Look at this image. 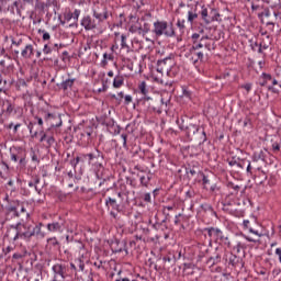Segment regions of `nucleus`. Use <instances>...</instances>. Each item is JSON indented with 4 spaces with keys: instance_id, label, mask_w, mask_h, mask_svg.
Wrapping results in <instances>:
<instances>
[{
    "instance_id": "nucleus-1",
    "label": "nucleus",
    "mask_w": 281,
    "mask_h": 281,
    "mask_svg": "<svg viewBox=\"0 0 281 281\" xmlns=\"http://www.w3.org/2000/svg\"><path fill=\"white\" fill-rule=\"evenodd\" d=\"M153 34H155L156 38L161 36H166L167 38H172L176 36L175 26L172 24H168L167 21L157 20L154 22Z\"/></svg>"
},
{
    "instance_id": "nucleus-2",
    "label": "nucleus",
    "mask_w": 281,
    "mask_h": 281,
    "mask_svg": "<svg viewBox=\"0 0 281 281\" xmlns=\"http://www.w3.org/2000/svg\"><path fill=\"white\" fill-rule=\"evenodd\" d=\"M204 232L207 234L210 238V243H216L217 245H224L225 247H232V241H229V237L223 234V231L216 227H206Z\"/></svg>"
},
{
    "instance_id": "nucleus-3",
    "label": "nucleus",
    "mask_w": 281,
    "mask_h": 281,
    "mask_svg": "<svg viewBox=\"0 0 281 281\" xmlns=\"http://www.w3.org/2000/svg\"><path fill=\"white\" fill-rule=\"evenodd\" d=\"M13 229L16 231L13 240H19V238L30 240V238L34 237V226L32 224L18 223L15 226H13Z\"/></svg>"
},
{
    "instance_id": "nucleus-4",
    "label": "nucleus",
    "mask_w": 281,
    "mask_h": 281,
    "mask_svg": "<svg viewBox=\"0 0 281 281\" xmlns=\"http://www.w3.org/2000/svg\"><path fill=\"white\" fill-rule=\"evenodd\" d=\"M200 16L206 25H210V23H214V21H218V19H221V13H218V10L210 5H202Z\"/></svg>"
},
{
    "instance_id": "nucleus-5",
    "label": "nucleus",
    "mask_w": 281,
    "mask_h": 281,
    "mask_svg": "<svg viewBox=\"0 0 281 281\" xmlns=\"http://www.w3.org/2000/svg\"><path fill=\"white\" fill-rule=\"evenodd\" d=\"M80 25L86 30V32H91L93 30H98V32H100V30H102V27H100V23H98L94 18H91V15L83 16Z\"/></svg>"
},
{
    "instance_id": "nucleus-6",
    "label": "nucleus",
    "mask_w": 281,
    "mask_h": 281,
    "mask_svg": "<svg viewBox=\"0 0 281 281\" xmlns=\"http://www.w3.org/2000/svg\"><path fill=\"white\" fill-rule=\"evenodd\" d=\"M11 161L16 164L19 161L20 166H25V149L22 147H13L10 149Z\"/></svg>"
},
{
    "instance_id": "nucleus-7",
    "label": "nucleus",
    "mask_w": 281,
    "mask_h": 281,
    "mask_svg": "<svg viewBox=\"0 0 281 281\" xmlns=\"http://www.w3.org/2000/svg\"><path fill=\"white\" fill-rule=\"evenodd\" d=\"M52 271L54 273L53 280H58V276H60L61 280L67 278V266L63 263H56L52 267Z\"/></svg>"
},
{
    "instance_id": "nucleus-8",
    "label": "nucleus",
    "mask_w": 281,
    "mask_h": 281,
    "mask_svg": "<svg viewBox=\"0 0 281 281\" xmlns=\"http://www.w3.org/2000/svg\"><path fill=\"white\" fill-rule=\"evenodd\" d=\"M3 106H5V108H3L1 110L0 115H5V117L16 115V108L14 106V103H12V101H10V100L3 101Z\"/></svg>"
},
{
    "instance_id": "nucleus-9",
    "label": "nucleus",
    "mask_w": 281,
    "mask_h": 281,
    "mask_svg": "<svg viewBox=\"0 0 281 281\" xmlns=\"http://www.w3.org/2000/svg\"><path fill=\"white\" fill-rule=\"evenodd\" d=\"M228 265H232L235 268V271H243V267H245V262H243V258L234 254L229 255Z\"/></svg>"
},
{
    "instance_id": "nucleus-10",
    "label": "nucleus",
    "mask_w": 281,
    "mask_h": 281,
    "mask_svg": "<svg viewBox=\"0 0 281 281\" xmlns=\"http://www.w3.org/2000/svg\"><path fill=\"white\" fill-rule=\"evenodd\" d=\"M101 157L102 154L100 153V150H97L95 154H87L89 166H94V168H98L100 170V168H102V164L98 162V159H100Z\"/></svg>"
},
{
    "instance_id": "nucleus-11",
    "label": "nucleus",
    "mask_w": 281,
    "mask_h": 281,
    "mask_svg": "<svg viewBox=\"0 0 281 281\" xmlns=\"http://www.w3.org/2000/svg\"><path fill=\"white\" fill-rule=\"evenodd\" d=\"M47 229L48 232H53V233H58V234H63V232H65V222H53L47 224Z\"/></svg>"
},
{
    "instance_id": "nucleus-12",
    "label": "nucleus",
    "mask_w": 281,
    "mask_h": 281,
    "mask_svg": "<svg viewBox=\"0 0 281 281\" xmlns=\"http://www.w3.org/2000/svg\"><path fill=\"white\" fill-rule=\"evenodd\" d=\"M93 19H95L97 23H99V27H102V23L109 19V13L106 12V9H103V11L93 10Z\"/></svg>"
},
{
    "instance_id": "nucleus-13",
    "label": "nucleus",
    "mask_w": 281,
    "mask_h": 281,
    "mask_svg": "<svg viewBox=\"0 0 281 281\" xmlns=\"http://www.w3.org/2000/svg\"><path fill=\"white\" fill-rule=\"evenodd\" d=\"M252 161H258L259 164H266L267 162V151H265V150L255 151L252 154Z\"/></svg>"
},
{
    "instance_id": "nucleus-14",
    "label": "nucleus",
    "mask_w": 281,
    "mask_h": 281,
    "mask_svg": "<svg viewBox=\"0 0 281 281\" xmlns=\"http://www.w3.org/2000/svg\"><path fill=\"white\" fill-rule=\"evenodd\" d=\"M22 58L30 60L32 56H34V46L32 44H27L21 52Z\"/></svg>"
},
{
    "instance_id": "nucleus-15",
    "label": "nucleus",
    "mask_w": 281,
    "mask_h": 281,
    "mask_svg": "<svg viewBox=\"0 0 281 281\" xmlns=\"http://www.w3.org/2000/svg\"><path fill=\"white\" fill-rule=\"evenodd\" d=\"M250 164L252 166L254 175H258V172H261L262 181H266L267 173L265 172V170H262V166L260 165V162H258L256 160H251Z\"/></svg>"
},
{
    "instance_id": "nucleus-16",
    "label": "nucleus",
    "mask_w": 281,
    "mask_h": 281,
    "mask_svg": "<svg viewBox=\"0 0 281 281\" xmlns=\"http://www.w3.org/2000/svg\"><path fill=\"white\" fill-rule=\"evenodd\" d=\"M43 223H38L34 226L33 237L37 238V240H43L45 238V232L42 229Z\"/></svg>"
},
{
    "instance_id": "nucleus-17",
    "label": "nucleus",
    "mask_w": 281,
    "mask_h": 281,
    "mask_svg": "<svg viewBox=\"0 0 281 281\" xmlns=\"http://www.w3.org/2000/svg\"><path fill=\"white\" fill-rule=\"evenodd\" d=\"M40 135H42L41 138H40V142H46V144H47L48 147H49V146H54V144H55V142H56V139H54V136L48 135V134L45 133L44 131H42V132L40 133Z\"/></svg>"
},
{
    "instance_id": "nucleus-18",
    "label": "nucleus",
    "mask_w": 281,
    "mask_h": 281,
    "mask_svg": "<svg viewBox=\"0 0 281 281\" xmlns=\"http://www.w3.org/2000/svg\"><path fill=\"white\" fill-rule=\"evenodd\" d=\"M13 203H16V204L9 203L5 206V210H7V212L12 213L13 216L19 218V216H21V213H19V202H13Z\"/></svg>"
},
{
    "instance_id": "nucleus-19",
    "label": "nucleus",
    "mask_w": 281,
    "mask_h": 281,
    "mask_svg": "<svg viewBox=\"0 0 281 281\" xmlns=\"http://www.w3.org/2000/svg\"><path fill=\"white\" fill-rule=\"evenodd\" d=\"M134 21H136V23L130 26V32L132 34H139L142 36V22H139V19L137 18H134Z\"/></svg>"
},
{
    "instance_id": "nucleus-20",
    "label": "nucleus",
    "mask_w": 281,
    "mask_h": 281,
    "mask_svg": "<svg viewBox=\"0 0 281 281\" xmlns=\"http://www.w3.org/2000/svg\"><path fill=\"white\" fill-rule=\"evenodd\" d=\"M105 205L106 207H112V210L120 212V204H117V200L115 199H112V198L105 199Z\"/></svg>"
},
{
    "instance_id": "nucleus-21",
    "label": "nucleus",
    "mask_w": 281,
    "mask_h": 281,
    "mask_svg": "<svg viewBox=\"0 0 281 281\" xmlns=\"http://www.w3.org/2000/svg\"><path fill=\"white\" fill-rule=\"evenodd\" d=\"M218 262H221V255H215L206 260V267L212 269V267H214V265H218Z\"/></svg>"
},
{
    "instance_id": "nucleus-22",
    "label": "nucleus",
    "mask_w": 281,
    "mask_h": 281,
    "mask_svg": "<svg viewBox=\"0 0 281 281\" xmlns=\"http://www.w3.org/2000/svg\"><path fill=\"white\" fill-rule=\"evenodd\" d=\"M271 80H272L271 75L263 72V74L260 76L259 85H260V87H267V85H268L269 82H271Z\"/></svg>"
},
{
    "instance_id": "nucleus-23",
    "label": "nucleus",
    "mask_w": 281,
    "mask_h": 281,
    "mask_svg": "<svg viewBox=\"0 0 281 281\" xmlns=\"http://www.w3.org/2000/svg\"><path fill=\"white\" fill-rule=\"evenodd\" d=\"M196 269V267L192 263H184L183 267V273L184 276H194V270Z\"/></svg>"
},
{
    "instance_id": "nucleus-24",
    "label": "nucleus",
    "mask_w": 281,
    "mask_h": 281,
    "mask_svg": "<svg viewBox=\"0 0 281 281\" xmlns=\"http://www.w3.org/2000/svg\"><path fill=\"white\" fill-rule=\"evenodd\" d=\"M266 38L268 42L263 41L259 44V48H258L259 54H262V52H265V49H269V45H271V37L269 35H267Z\"/></svg>"
},
{
    "instance_id": "nucleus-25",
    "label": "nucleus",
    "mask_w": 281,
    "mask_h": 281,
    "mask_svg": "<svg viewBox=\"0 0 281 281\" xmlns=\"http://www.w3.org/2000/svg\"><path fill=\"white\" fill-rule=\"evenodd\" d=\"M124 245L120 244V241H114L111 244V249L114 254H122L124 251Z\"/></svg>"
},
{
    "instance_id": "nucleus-26",
    "label": "nucleus",
    "mask_w": 281,
    "mask_h": 281,
    "mask_svg": "<svg viewBox=\"0 0 281 281\" xmlns=\"http://www.w3.org/2000/svg\"><path fill=\"white\" fill-rule=\"evenodd\" d=\"M74 82H76V79H66L60 83V87L64 91H67L68 89H71V87H74Z\"/></svg>"
},
{
    "instance_id": "nucleus-27",
    "label": "nucleus",
    "mask_w": 281,
    "mask_h": 281,
    "mask_svg": "<svg viewBox=\"0 0 281 281\" xmlns=\"http://www.w3.org/2000/svg\"><path fill=\"white\" fill-rule=\"evenodd\" d=\"M249 220H244L243 221V227L244 229H248L250 234H255V236H260V233L258 231L252 229L250 226Z\"/></svg>"
},
{
    "instance_id": "nucleus-28",
    "label": "nucleus",
    "mask_w": 281,
    "mask_h": 281,
    "mask_svg": "<svg viewBox=\"0 0 281 281\" xmlns=\"http://www.w3.org/2000/svg\"><path fill=\"white\" fill-rule=\"evenodd\" d=\"M161 105L158 110H156V113H162L164 111H166V109L168 108V104H170V99H160Z\"/></svg>"
},
{
    "instance_id": "nucleus-29",
    "label": "nucleus",
    "mask_w": 281,
    "mask_h": 281,
    "mask_svg": "<svg viewBox=\"0 0 281 281\" xmlns=\"http://www.w3.org/2000/svg\"><path fill=\"white\" fill-rule=\"evenodd\" d=\"M124 86V77L116 76L113 80V88L120 89Z\"/></svg>"
},
{
    "instance_id": "nucleus-30",
    "label": "nucleus",
    "mask_w": 281,
    "mask_h": 281,
    "mask_svg": "<svg viewBox=\"0 0 281 281\" xmlns=\"http://www.w3.org/2000/svg\"><path fill=\"white\" fill-rule=\"evenodd\" d=\"M18 212H19L20 216L22 214H24L25 218H27L30 216V213H27V210L25 209V204H22L20 202H18Z\"/></svg>"
},
{
    "instance_id": "nucleus-31",
    "label": "nucleus",
    "mask_w": 281,
    "mask_h": 281,
    "mask_svg": "<svg viewBox=\"0 0 281 281\" xmlns=\"http://www.w3.org/2000/svg\"><path fill=\"white\" fill-rule=\"evenodd\" d=\"M140 32H142V36H146V34L150 32V24L147 22H144L143 24H140Z\"/></svg>"
},
{
    "instance_id": "nucleus-32",
    "label": "nucleus",
    "mask_w": 281,
    "mask_h": 281,
    "mask_svg": "<svg viewBox=\"0 0 281 281\" xmlns=\"http://www.w3.org/2000/svg\"><path fill=\"white\" fill-rule=\"evenodd\" d=\"M139 92L142 95H148V89L146 88V81H140L138 85Z\"/></svg>"
},
{
    "instance_id": "nucleus-33",
    "label": "nucleus",
    "mask_w": 281,
    "mask_h": 281,
    "mask_svg": "<svg viewBox=\"0 0 281 281\" xmlns=\"http://www.w3.org/2000/svg\"><path fill=\"white\" fill-rule=\"evenodd\" d=\"M139 181H140V186H143L144 188H148V184L150 183V177L140 176Z\"/></svg>"
},
{
    "instance_id": "nucleus-34",
    "label": "nucleus",
    "mask_w": 281,
    "mask_h": 281,
    "mask_svg": "<svg viewBox=\"0 0 281 281\" xmlns=\"http://www.w3.org/2000/svg\"><path fill=\"white\" fill-rule=\"evenodd\" d=\"M195 19H199V14L194 13L192 11H189L188 12V22L191 23V25H192V23H194Z\"/></svg>"
},
{
    "instance_id": "nucleus-35",
    "label": "nucleus",
    "mask_w": 281,
    "mask_h": 281,
    "mask_svg": "<svg viewBox=\"0 0 281 281\" xmlns=\"http://www.w3.org/2000/svg\"><path fill=\"white\" fill-rule=\"evenodd\" d=\"M54 52V46H52V43L45 44L43 48V54L48 55Z\"/></svg>"
},
{
    "instance_id": "nucleus-36",
    "label": "nucleus",
    "mask_w": 281,
    "mask_h": 281,
    "mask_svg": "<svg viewBox=\"0 0 281 281\" xmlns=\"http://www.w3.org/2000/svg\"><path fill=\"white\" fill-rule=\"evenodd\" d=\"M177 27H179L180 32L186 31V21L182 19H178L177 21Z\"/></svg>"
},
{
    "instance_id": "nucleus-37",
    "label": "nucleus",
    "mask_w": 281,
    "mask_h": 281,
    "mask_svg": "<svg viewBox=\"0 0 281 281\" xmlns=\"http://www.w3.org/2000/svg\"><path fill=\"white\" fill-rule=\"evenodd\" d=\"M80 9H75L72 13H70V16H72L75 23H78V19H80Z\"/></svg>"
},
{
    "instance_id": "nucleus-38",
    "label": "nucleus",
    "mask_w": 281,
    "mask_h": 281,
    "mask_svg": "<svg viewBox=\"0 0 281 281\" xmlns=\"http://www.w3.org/2000/svg\"><path fill=\"white\" fill-rule=\"evenodd\" d=\"M247 166H246V172L250 177H254V167L251 166V161L247 160Z\"/></svg>"
},
{
    "instance_id": "nucleus-39",
    "label": "nucleus",
    "mask_w": 281,
    "mask_h": 281,
    "mask_svg": "<svg viewBox=\"0 0 281 281\" xmlns=\"http://www.w3.org/2000/svg\"><path fill=\"white\" fill-rule=\"evenodd\" d=\"M189 135H196L199 133V126L196 125H190L188 128Z\"/></svg>"
},
{
    "instance_id": "nucleus-40",
    "label": "nucleus",
    "mask_w": 281,
    "mask_h": 281,
    "mask_svg": "<svg viewBox=\"0 0 281 281\" xmlns=\"http://www.w3.org/2000/svg\"><path fill=\"white\" fill-rule=\"evenodd\" d=\"M40 34H43L42 35V40L43 41H49V38H52V35H49V33L45 30H40L38 31Z\"/></svg>"
},
{
    "instance_id": "nucleus-41",
    "label": "nucleus",
    "mask_w": 281,
    "mask_h": 281,
    "mask_svg": "<svg viewBox=\"0 0 281 281\" xmlns=\"http://www.w3.org/2000/svg\"><path fill=\"white\" fill-rule=\"evenodd\" d=\"M121 47L122 49H128V44H126V35H121Z\"/></svg>"
},
{
    "instance_id": "nucleus-42",
    "label": "nucleus",
    "mask_w": 281,
    "mask_h": 281,
    "mask_svg": "<svg viewBox=\"0 0 281 281\" xmlns=\"http://www.w3.org/2000/svg\"><path fill=\"white\" fill-rule=\"evenodd\" d=\"M48 245H52V247H58V239L56 237H50L47 239Z\"/></svg>"
},
{
    "instance_id": "nucleus-43",
    "label": "nucleus",
    "mask_w": 281,
    "mask_h": 281,
    "mask_svg": "<svg viewBox=\"0 0 281 281\" xmlns=\"http://www.w3.org/2000/svg\"><path fill=\"white\" fill-rule=\"evenodd\" d=\"M202 183H203L205 190H210V179L205 175H203Z\"/></svg>"
},
{
    "instance_id": "nucleus-44",
    "label": "nucleus",
    "mask_w": 281,
    "mask_h": 281,
    "mask_svg": "<svg viewBox=\"0 0 281 281\" xmlns=\"http://www.w3.org/2000/svg\"><path fill=\"white\" fill-rule=\"evenodd\" d=\"M78 164H80V156H77L76 158H74L72 160H70V165L76 168L78 166Z\"/></svg>"
},
{
    "instance_id": "nucleus-45",
    "label": "nucleus",
    "mask_w": 281,
    "mask_h": 281,
    "mask_svg": "<svg viewBox=\"0 0 281 281\" xmlns=\"http://www.w3.org/2000/svg\"><path fill=\"white\" fill-rule=\"evenodd\" d=\"M172 210H175V206H164L162 212L166 214V216H170V214L166 212H172Z\"/></svg>"
},
{
    "instance_id": "nucleus-46",
    "label": "nucleus",
    "mask_w": 281,
    "mask_h": 281,
    "mask_svg": "<svg viewBox=\"0 0 281 281\" xmlns=\"http://www.w3.org/2000/svg\"><path fill=\"white\" fill-rule=\"evenodd\" d=\"M124 100H125V104L128 105L131 104V102H133V97L131 94H126L124 97Z\"/></svg>"
},
{
    "instance_id": "nucleus-47",
    "label": "nucleus",
    "mask_w": 281,
    "mask_h": 281,
    "mask_svg": "<svg viewBox=\"0 0 281 281\" xmlns=\"http://www.w3.org/2000/svg\"><path fill=\"white\" fill-rule=\"evenodd\" d=\"M50 117L53 119V120H56V115L55 114H52V113H46L45 115H44V120L47 122V120H50Z\"/></svg>"
},
{
    "instance_id": "nucleus-48",
    "label": "nucleus",
    "mask_w": 281,
    "mask_h": 281,
    "mask_svg": "<svg viewBox=\"0 0 281 281\" xmlns=\"http://www.w3.org/2000/svg\"><path fill=\"white\" fill-rule=\"evenodd\" d=\"M203 48V43L193 42V49H201Z\"/></svg>"
},
{
    "instance_id": "nucleus-49",
    "label": "nucleus",
    "mask_w": 281,
    "mask_h": 281,
    "mask_svg": "<svg viewBox=\"0 0 281 281\" xmlns=\"http://www.w3.org/2000/svg\"><path fill=\"white\" fill-rule=\"evenodd\" d=\"M241 89H245V91H247V93H249V91H251V83L243 85Z\"/></svg>"
},
{
    "instance_id": "nucleus-50",
    "label": "nucleus",
    "mask_w": 281,
    "mask_h": 281,
    "mask_svg": "<svg viewBox=\"0 0 281 281\" xmlns=\"http://www.w3.org/2000/svg\"><path fill=\"white\" fill-rule=\"evenodd\" d=\"M193 43H196V41H199V38H201V35L199 33H193L191 36Z\"/></svg>"
},
{
    "instance_id": "nucleus-51",
    "label": "nucleus",
    "mask_w": 281,
    "mask_h": 281,
    "mask_svg": "<svg viewBox=\"0 0 281 281\" xmlns=\"http://www.w3.org/2000/svg\"><path fill=\"white\" fill-rule=\"evenodd\" d=\"M29 188H35V191H37L38 194H41V190H38V187L33 181L29 182Z\"/></svg>"
},
{
    "instance_id": "nucleus-52",
    "label": "nucleus",
    "mask_w": 281,
    "mask_h": 281,
    "mask_svg": "<svg viewBox=\"0 0 281 281\" xmlns=\"http://www.w3.org/2000/svg\"><path fill=\"white\" fill-rule=\"evenodd\" d=\"M121 139H123V147L126 148V139H128V135L122 134Z\"/></svg>"
},
{
    "instance_id": "nucleus-53",
    "label": "nucleus",
    "mask_w": 281,
    "mask_h": 281,
    "mask_svg": "<svg viewBox=\"0 0 281 281\" xmlns=\"http://www.w3.org/2000/svg\"><path fill=\"white\" fill-rule=\"evenodd\" d=\"M144 201H145L146 203H150V201H151L150 193H145V194H144Z\"/></svg>"
},
{
    "instance_id": "nucleus-54",
    "label": "nucleus",
    "mask_w": 281,
    "mask_h": 281,
    "mask_svg": "<svg viewBox=\"0 0 281 281\" xmlns=\"http://www.w3.org/2000/svg\"><path fill=\"white\" fill-rule=\"evenodd\" d=\"M276 256H278L279 262H280V265H281V248H277V249H276Z\"/></svg>"
},
{
    "instance_id": "nucleus-55",
    "label": "nucleus",
    "mask_w": 281,
    "mask_h": 281,
    "mask_svg": "<svg viewBox=\"0 0 281 281\" xmlns=\"http://www.w3.org/2000/svg\"><path fill=\"white\" fill-rule=\"evenodd\" d=\"M103 58H105L106 60H113V55L104 53Z\"/></svg>"
},
{
    "instance_id": "nucleus-56",
    "label": "nucleus",
    "mask_w": 281,
    "mask_h": 281,
    "mask_svg": "<svg viewBox=\"0 0 281 281\" xmlns=\"http://www.w3.org/2000/svg\"><path fill=\"white\" fill-rule=\"evenodd\" d=\"M195 56H198V59H195V63H196L198 60H203V53H202V52L195 53Z\"/></svg>"
},
{
    "instance_id": "nucleus-57",
    "label": "nucleus",
    "mask_w": 281,
    "mask_h": 281,
    "mask_svg": "<svg viewBox=\"0 0 281 281\" xmlns=\"http://www.w3.org/2000/svg\"><path fill=\"white\" fill-rule=\"evenodd\" d=\"M180 216H181V213L175 216V225H179V223H181V220H179Z\"/></svg>"
},
{
    "instance_id": "nucleus-58",
    "label": "nucleus",
    "mask_w": 281,
    "mask_h": 281,
    "mask_svg": "<svg viewBox=\"0 0 281 281\" xmlns=\"http://www.w3.org/2000/svg\"><path fill=\"white\" fill-rule=\"evenodd\" d=\"M272 150L276 153L280 150V145L278 143L272 144Z\"/></svg>"
},
{
    "instance_id": "nucleus-59",
    "label": "nucleus",
    "mask_w": 281,
    "mask_h": 281,
    "mask_svg": "<svg viewBox=\"0 0 281 281\" xmlns=\"http://www.w3.org/2000/svg\"><path fill=\"white\" fill-rule=\"evenodd\" d=\"M23 43V40H19L18 42L15 40H12V45H15L19 47Z\"/></svg>"
},
{
    "instance_id": "nucleus-60",
    "label": "nucleus",
    "mask_w": 281,
    "mask_h": 281,
    "mask_svg": "<svg viewBox=\"0 0 281 281\" xmlns=\"http://www.w3.org/2000/svg\"><path fill=\"white\" fill-rule=\"evenodd\" d=\"M244 238H245V240H247L248 243H256V239H254V238L250 237V236L244 235Z\"/></svg>"
},
{
    "instance_id": "nucleus-61",
    "label": "nucleus",
    "mask_w": 281,
    "mask_h": 281,
    "mask_svg": "<svg viewBox=\"0 0 281 281\" xmlns=\"http://www.w3.org/2000/svg\"><path fill=\"white\" fill-rule=\"evenodd\" d=\"M79 157H80L81 164H85V161H87V154H81Z\"/></svg>"
},
{
    "instance_id": "nucleus-62",
    "label": "nucleus",
    "mask_w": 281,
    "mask_h": 281,
    "mask_svg": "<svg viewBox=\"0 0 281 281\" xmlns=\"http://www.w3.org/2000/svg\"><path fill=\"white\" fill-rule=\"evenodd\" d=\"M246 164H247V160H243V162H237V168H245V166H246Z\"/></svg>"
},
{
    "instance_id": "nucleus-63",
    "label": "nucleus",
    "mask_w": 281,
    "mask_h": 281,
    "mask_svg": "<svg viewBox=\"0 0 281 281\" xmlns=\"http://www.w3.org/2000/svg\"><path fill=\"white\" fill-rule=\"evenodd\" d=\"M93 265L97 269H102V261H95Z\"/></svg>"
},
{
    "instance_id": "nucleus-64",
    "label": "nucleus",
    "mask_w": 281,
    "mask_h": 281,
    "mask_svg": "<svg viewBox=\"0 0 281 281\" xmlns=\"http://www.w3.org/2000/svg\"><path fill=\"white\" fill-rule=\"evenodd\" d=\"M228 166H232V167L238 166V162H237L236 160H231V161L228 162Z\"/></svg>"
}]
</instances>
